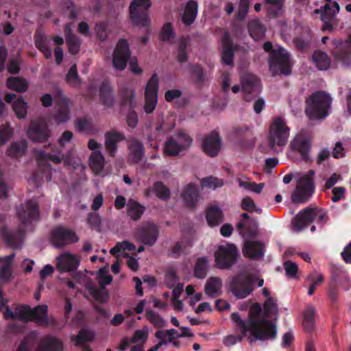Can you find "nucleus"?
Segmentation results:
<instances>
[{
  "label": "nucleus",
  "instance_id": "1",
  "mask_svg": "<svg viewBox=\"0 0 351 351\" xmlns=\"http://www.w3.org/2000/svg\"><path fill=\"white\" fill-rule=\"evenodd\" d=\"M231 319L235 324L236 328L241 332L239 335H228L223 341L226 346H232L238 342H241L243 338L245 337L249 332L250 336L247 337V341L252 346L257 340L266 341L276 339L275 331L269 330V326L263 325V321L252 319L249 322L242 319L237 312L231 315Z\"/></svg>",
  "mask_w": 351,
  "mask_h": 351
},
{
  "label": "nucleus",
  "instance_id": "2",
  "mask_svg": "<svg viewBox=\"0 0 351 351\" xmlns=\"http://www.w3.org/2000/svg\"><path fill=\"white\" fill-rule=\"evenodd\" d=\"M17 215L21 220V226L14 230L3 228L0 230V237L12 248L22 247L25 239V230L30 223L39 218V208L36 199L28 201L25 206L17 210Z\"/></svg>",
  "mask_w": 351,
  "mask_h": 351
},
{
  "label": "nucleus",
  "instance_id": "3",
  "mask_svg": "<svg viewBox=\"0 0 351 351\" xmlns=\"http://www.w3.org/2000/svg\"><path fill=\"white\" fill-rule=\"evenodd\" d=\"M332 98L324 91L314 93L306 100L305 113L311 120H322L328 114Z\"/></svg>",
  "mask_w": 351,
  "mask_h": 351
},
{
  "label": "nucleus",
  "instance_id": "4",
  "mask_svg": "<svg viewBox=\"0 0 351 351\" xmlns=\"http://www.w3.org/2000/svg\"><path fill=\"white\" fill-rule=\"evenodd\" d=\"M47 306H38L34 309L27 306H19L15 312H12L8 307L3 313L6 319L20 320L23 322L34 321L39 324L48 325Z\"/></svg>",
  "mask_w": 351,
  "mask_h": 351
},
{
  "label": "nucleus",
  "instance_id": "5",
  "mask_svg": "<svg viewBox=\"0 0 351 351\" xmlns=\"http://www.w3.org/2000/svg\"><path fill=\"white\" fill-rule=\"evenodd\" d=\"M269 69L274 75H289L291 73L293 60L287 49L278 46L269 58Z\"/></svg>",
  "mask_w": 351,
  "mask_h": 351
},
{
  "label": "nucleus",
  "instance_id": "6",
  "mask_svg": "<svg viewBox=\"0 0 351 351\" xmlns=\"http://www.w3.org/2000/svg\"><path fill=\"white\" fill-rule=\"evenodd\" d=\"M151 5V0H133V27L145 28V34L141 38V42L144 45L147 44L149 36V8Z\"/></svg>",
  "mask_w": 351,
  "mask_h": 351
},
{
  "label": "nucleus",
  "instance_id": "7",
  "mask_svg": "<svg viewBox=\"0 0 351 351\" xmlns=\"http://www.w3.org/2000/svg\"><path fill=\"white\" fill-rule=\"evenodd\" d=\"M256 280L255 276L239 271L230 282V290L237 298H245L254 291Z\"/></svg>",
  "mask_w": 351,
  "mask_h": 351
},
{
  "label": "nucleus",
  "instance_id": "8",
  "mask_svg": "<svg viewBox=\"0 0 351 351\" xmlns=\"http://www.w3.org/2000/svg\"><path fill=\"white\" fill-rule=\"evenodd\" d=\"M314 175V171L310 170L298 180L295 189L291 195V200L293 203H305L313 195L315 189Z\"/></svg>",
  "mask_w": 351,
  "mask_h": 351
},
{
  "label": "nucleus",
  "instance_id": "9",
  "mask_svg": "<svg viewBox=\"0 0 351 351\" xmlns=\"http://www.w3.org/2000/svg\"><path fill=\"white\" fill-rule=\"evenodd\" d=\"M319 223L324 224L328 221L326 213L317 208H307L300 211L294 217L293 223L297 231H301L308 227L315 219Z\"/></svg>",
  "mask_w": 351,
  "mask_h": 351
},
{
  "label": "nucleus",
  "instance_id": "10",
  "mask_svg": "<svg viewBox=\"0 0 351 351\" xmlns=\"http://www.w3.org/2000/svg\"><path fill=\"white\" fill-rule=\"evenodd\" d=\"M239 252L234 244L226 243L218 247L215 253V263L217 268L228 269L237 261Z\"/></svg>",
  "mask_w": 351,
  "mask_h": 351
},
{
  "label": "nucleus",
  "instance_id": "11",
  "mask_svg": "<svg viewBox=\"0 0 351 351\" xmlns=\"http://www.w3.org/2000/svg\"><path fill=\"white\" fill-rule=\"evenodd\" d=\"M289 136V128L282 117H276L270 125L268 141L270 146H284Z\"/></svg>",
  "mask_w": 351,
  "mask_h": 351
},
{
  "label": "nucleus",
  "instance_id": "12",
  "mask_svg": "<svg viewBox=\"0 0 351 351\" xmlns=\"http://www.w3.org/2000/svg\"><path fill=\"white\" fill-rule=\"evenodd\" d=\"M97 277L101 289L99 290L93 285L88 283L86 285V290L97 302H106L108 299V293L104 287L112 282V276L108 274L107 266L99 270Z\"/></svg>",
  "mask_w": 351,
  "mask_h": 351
},
{
  "label": "nucleus",
  "instance_id": "13",
  "mask_svg": "<svg viewBox=\"0 0 351 351\" xmlns=\"http://www.w3.org/2000/svg\"><path fill=\"white\" fill-rule=\"evenodd\" d=\"M130 56V49L126 40L121 38L118 42L112 55V64L115 69L123 70Z\"/></svg>",
  "mask_w": 351,
  "mask_h": 351
},
{
  "label": "nucleus",
  "instance_id": "14",
  "mask_svg": "<svg viewBox=\"0 0 351 351\" xmlns=\"http://www.w3.org/2000/svg\"><path fill=\"white\" fill-rule=\"evenodd\" d=\"M52 243L56 247H62L78 241V237L72 230L62 226L56 228L52 232Z\"/></svg>",
  "mask_w": 351,
  "mask_h": 351
},
{
  "label": "nucleus",
  "instance_id": "15",
  "mask_svg": "<svg viewBox=\"0 0 351 351\" xmlns=\"http://www.w3.org/2000/svg\"><path fill=\"white\" fill-rule=\"evenodd\" d=\"M57 268L60 272H73L79 267L80 258L76 254L64 252L57 256Z\"/></svg>",
  "mask_w": 351,
  "mask_h": 351
},
{
  "label": "nucleus",
  "instance_id": "16",
  "mask_svg": "<svg viewBox=\"0 0 351 351\" xmlns=\"http://www.w3.org/2000/svg\"><path fill=\"white\" fill-rule=\"evenodd\" d=\"M221 141L219 133L213 130L203 138L202 148L206 155L215 157L221 149Z\"/></svg>",
  "mask_w": 351,
  "mask_h": 351
},
{
  "label": "nucleus",
  "instance_id": "17",
  "mask_svg": "<svg viewBox=\"0 0 351 351\" xmlns=\"http://www.w3.org/2000/svg\"><path fill=\"white\" fill-rule=\"evenodd\" d=\"M290 147L293 150L300 154L304 161L306 162L310 161L309 151L311 143L310 140L304 134L301 133L297 134L291 141Z\"/></svg>",
  "mask_w": 351,
  "mask_h": 351
},
{
  "label": "nucleus",
  "instance_id": "18",
  "mask_svg": "<svg viewBox=\"0 0 351 351\" xmlns=\"http://www.w3.org/2000/svg\"><path fill=\"white\" fill-rule=\"evenodd\" d=\"M138 237L146 245H152L155 243L158 236V229L152 223L143 224L138 232Z\"/></svg>",
  "mask_w": 351,
  "mask_h": 351
},
{
  "label": "nucleus",
  "instance_id": "19",
  "mask_svg": "<svg viewBox=\"0 0 351 351\" xmlns=\"http://www.w3.org/2000/svg\"><path fill=\"white\" fill-rule=\"evenodd\" d=\"M298 51L304 53L309 50L313 45V34L308 29H303L302 32L293 40Z\"/></svg>",
  "mask_w": 351,
  "mask_h": 351
},
{
  "label": "nucleus",
  "instance_id": "20",
  "mask_svg": "<svg viewBox=\"0 0 351 351\" xmlns=\"http://www.w3.org/2000/svg\"><path fill=\"white\" fill-rule=\"evenodd\" d=\"M232 136L241 145L254 143V135L252 131V126L243 125L236 126L232 132Z\"/></svg>",
  "mask_w": 351,
  "mask_h": 351
},
{
  "label": "nucleus",
  "instance_id": "21",
  "mask_svg": "<svg viewBox=\"0 0 351 351\" xmlns=\"http://www.w3.org/2000/svg\"><path fill=\"white\" fill-rule=\"evenodd\" d=\"M182 197L186 206L190 208H195L197 206L199 191L197 186L193 183L186 185L181 193Z\"/></svg>",
  "mask_w": 351,
  "mask_h": 351
},
{
  "label": "nucleus",
  "instance_id": "22",
  "mask_svg": "<svg viewBox=\"0 0 351 351\" xmlns=\"http://www.w3.org/2000/svg\"><path fill=\"white\" fill-rule=\"evenodd\" d=\"M221 43L223 46L221 56L222 62L224 64L232 66L233 59L234 57V50L233 49V43L229 32H225L221 39Z\"/></svg>",
  "mask_w": 351,
  "mask_h": 351
},
{
  "label": "nucleus",
  "instance_id": "23",
  "mask_svg": "<svg viewBox=\"0 0 351 351\" xmlns=\"http://www.w3.org/2000/svg\"><path fill=\"white\" fill-rule=\"evenodd\" d=\"M28 137L34 142H43L49 136V132L46 124L32 123L27 132Z\"/></svg>",
  "mask_w": 351,
  "mask_h": 351
},
{
  "label": "nucleus",
  "instance_id": "24",
  "mask_svg": "<svg viewBox=\"0 0 351 351\" xmlns=\"http://www.w3.org/2000/svg\"><path fill=\"white\" fill-rule=\"evenodd\" d=\"M263 244L258 241H246L243 247L245 256L252 259H258L264 256Z\"/></svg>",
  "mask_w": 351,
  "mask_h": 351
},
{
  "label": "nucleus",
  "instance_id": "25",
  "mask_svg": "<svg viewBox=\"0 0 351 351\" xmlns=\"http://www.w3.org/2000/svg\"><path fill=\"white\" fill-rule=\"evenodd\" d=\"M66 43L68 45L69 51L71 54H77L80 48V40L79 38L73 33L72 24L67 23L64 27Z\"/></svg>",
  "mask_w": 351,
  "mask_h": 351
},
{
  "label": "nucleus",
  "instance_id": "26",
  "mask_svg": "<svg viewBox=\"0 0 351 351\" xmlns=\"http://www.w3.org/2000/svg\"><path fill=\"white\" fill-rule=\"evenodd\" d=\"M198 12V4L194 0L186 2L182 15V23L186 25H191L195 21Z\"/></svg>",
  "mask_w": 351,
  "mask_h": 351
},
{
  "label": "nucleus",
  "instance_id": "27",
  "mask_svg": "<svg viewBox=\"0 0 351 351\" xmlns=\"http://www.w3.org/2000/svg\"><path fill=\"white\" fill-rule=\"evenodd\" d=\"M7 103L13 101V110L19 119L25 118L27 114V103L21 98H16L13 93L7 94L5 97Z\"/></svg>",
  "mask_w": 351,
  "mask_h": 351
},
{
  "label": "nucleus",
  "instance_id": "28",
  "mask_svg": "<svg viewBox=\"0 0 351 351\" xmlns=\"http://www.w3.org/2000/svg\"><path fill=\"white\" fill-rule=\"evenodd\" d=\"M34 156H35L36 159L38 161L51 160L56 164H59V163L63 162L66 165H71V160H73L74 163L76 162V160H78L77 158H75L74 157H73L72 158L70 159L69 158H65L64 156L60 157L58 156L46 154L44 151H43L41 149L36 150L34 152Z\"/></svg>",
  "mask_w": 351,
  "mask_h": 351
},
{
  "label": "nucleus",
  "instance_id": "29",
  "mask_svg": "<svg viewBox=\"0 0 351 351\" xmlns=\"http://www.w3.org/2000/svg\"><path fill=\"white\" fill-rule=\"evenodd\" d=\"M36 351H62V342L53 336L44 337Z\"/></svg>",
  "mask_w": 351,
  "mask_h": 351
},
{
  "label": "nucleus",
  "instance_id": "30",
  "mask_svg": "<svg viewBox=\"0 0 351 351\" xmlns=\"http://www.w3.org/2000/svg\"><path fill=\"white\" fill-rule=\"evenodd\" d=\"M158 89H145V104L143 110L146 114H152L158 103Z\"/></svg>",
  "mask_w": 351,
  "mask_h": 351
},
{
  "label": "nucleus",
  "instance_id": "31",
  "mask_svg": "<svg viewBox=\"0 0 351 351\" xmlns=\"http://www.w3.org/2000/svg\"><path fill=\"white\" fill-rule=\"evenodd\" d=\"M206 218L210 226H216L223 222V213L218 206H212L206 210Z\"/></svg>",
  "mask_w": 351,
  "mask_h": 351
},
{
  "label": "nucleus",
  "instance_id": "32",
  "mask_svg": "<svg viewBox=\"0 0 351 351\" xmlns=\"http://www.w3.org/2000/svg\"><path fill=\"white\" fill-rule=\"evenodd\" d=\"M222 280L219 277L210 278L205 285L204 291L209 297H215L221 295Z\"/></svg>",
  "mask_w": 351,
  "mask_h": 351
},
{
  "label": "nucleus",
  "instance_id": "33",
  "mask_svg": "<svg viewBox=\"0 0 351 351\" xmlns=\"http://www.w3.org/2000/svg\"><path fill=\"white\" fill-rule=\"evenodd\" d=\"M247 29L250 36L255 40L263 38L266 31L265 26L258 19L249 21Z\"/></svg>",
  "mask_w": 351,
  "mask_h": 351
},
{
  "label": "nucleus",
  "instance_id": "34",
  "mask_svg": "<svg viewBox=\"0 0 351 351\" xmlns=\"http://www.w3.org/2000/svg\"><path fill=\"white\" fill-rule=\"evenodd\" d=\"M261 312H262V308H261V305L258 303L254 304L250 311L249 319L247 320H244V321L246 322H249L252 319L263 321V322H265L263 325H265V326L267 325V327L268 326H269V327H270L269 330L271 331L274 330L275 331V335L276 336L277 335L276 326L271 321L267 320L265 318H261V319L258 318V316L261 315Z\"/></svg>",
  "mask_w": 351,
  "mask_h": 351
},
{
  "label": "nucleus",
  "instance_id": "35",
  "mask_svg": "<svg viewBox=\"0 0 351 351\" xmlns=\"http://www.w3.org/2000/svg\"><path fill=\"white\" fill-rule=\"evenodd\" d=\"M89 163L91 169L95 174L101 175L104 166V158L100 152H93L91 154Z\"/></svg>",
  "mask_w": 351,
  "mask_h": 351
},
{
  "label": "nucleus",
  "instance_id": "36",
  "mask_svg": "<svg viewBox=\"0 0 351 351\" xmlns=\"http://www.w3.org/2000/svg\"><path fill=\"white\" fill-rule=\"evenodd\" d=\"M332 7L330 5L326 4L324 10L321 14V20L324 22L322 29L324 31L332 30V22L335 19L336 14L331 11Z\"/></svg>",
  "mask_w": 351,
  "mask_h": 351
},
{
  "label": "nucleus",
  "instance_id": "37",
  "mask_svg": "<svg viewBox=\"0 0 351 351\" xmlns=\"http://www.w3.org/2000/svg\"><path fill=\"white\" fill-rule=\"evenodd\" d=\"M69 99L63 97L59 102V108L56 116V121L58 123H63L69 119Z\"/></svg>",
  "mask_w": 351,
  "mask_h": 351
},
{
  "label": "nucleus",
  "instance_id": "38",
  "mask_svg": "<svg viewBox=\"0 0 351 351\" xmlns=\"http://www.w3.org/2000/svg\"><path fill=\"white\" fill-rule=\"evenodd\" d=\"M313 60L319 70H326L330 64V59L327 53L315 51L313 54Z\"/></svg>",
  "mask_w": 351,
  "mask_h": 351
},
{
  "label": "nucleus",
  "instance_id": "39",
  "mask_svg": "<svg viewBox=\"0 0 351 351\" xmlns=\"http://www.w3.org/2000/svg\"><path fill=\"white\" fill-rule=\"evenodd\" d=\"M335 58L342 61L344 63L348 62L351 59V47L346 41L344 44L337 47L334 51Z\"/></svg>",
  "mask_w": 351,
  "mask_h": 351
},
{
  "label": "nucleus",
  "instance_id": "40",
  "mask_svg": "<svg viewBox=\"0 0 351 351\" xmlns=\"http://www.w3.org/2000/svg\"><path fill=\"white\" fill-rule=\"evenodd\" d=\"M132 250V244L128 241H123L118 243L114 247H112L110 252V254L116 256L118 259L123 257H129V253Z\"/></svg>",
  "mask_w": 351,
  "mask_h": 351
},
{
  "label": "nucleus",
  "instance_id": "41",
  "mask_svg": "<svg viewBox=\"0 0 351 351\" xmlns=\"http://www.w3.org/2000/svg\"><path fill=\"white\" fill-rule=\"evenodd\" d=\"M123 139V136L116 132L106 135V144L109 153L113 155L116 151L117 144Z\"/></svg>",
  "mask_w": 351,
  "mask_h": 351
},
{
  "label": "nucleus",
  "instance_id": "42",
  "mask_svg": "<svg viewBox=\"0 0 351 351\" xmlns=\"http://www.w3.org/2000/svg\"><path fill=\"white\" fill-rule=\"evenodd\" d=\"M284 0H265L264 3L267 6L268 14L271 17H276L279 15L282 8Z\"/></svg>",
  "mask_w": 351,
  "mask_h": 351
},
{
  "label": "nucleus",
  "instance_id": "43",
  "mask_svg": "<svg viewBox=\"0 0 351 351\" xmlns=\"http://www.w3.org/2000/svg\"><path fill=\"white\" fill-rule=\"evenodd\" d=\"M170 137L174 139L175 142L181 149H182V150L190 147L193 141V139L189 136V134L184 131H179Z\"/></svg>",
  "mask_w": 351,
  "mask_h": 351
},
{
  "label": "nucleus",
  "instance_id": "44",
  "mask_svg": "<svg viewBox=\"0 0 351 351\" xmlns=\"http://www.w3.org/2000/svg\"><path fill=\"white\" fill-rule=\"evenodd\" d=\"M208 259L206 257L199 258L195 263L194 275L199 279H203L207 274Z\"/></svg>",
  "mask_w": 351,
  "mask_h": 351
},
{
  "label": "nucleus",
  "instance_id": "45",
  "mask_svg": "<svg viewBox=\"0 0 351 351\" xmlns=\"http://www.w3.org/2000/svg\"><path fill=\"white\" fill-rule=\"evenodd\" d=\"M230 89H217L213 99V106L216 108L222 109L228 103V91Z\"/></svg>",
  "mask_w": 351,
  "mask_h": 351
},
{
  "label": "nucleus",
  "instance_id": "46",
  "mask_svg": "<svg viewBox=\"0 0 351 351\" xmlns=\"http://www.w3.org/2000/svg\"><path fill=\"white\" fill-rule=\"evenodd\" d=\"M242 88H259L261 82L254 74L247 73L241 77Z\"/></svg>",
  "mask_w": 351,
  "mask_h": 351
},
{
  "label": "nucleus",
  "instance_id": "47",
  "mask_svg": "<svg viewBox=\"0 0 351 351\" xmlns=\"http://www.w3.org/2000/svg\"><path fill=\"white\" fill-rule=\"evenodd\" d=\"M182 151V149L175 142L173 138L169 136L167 139L164 147V152L166 155L176 156Z\"/></svg>",
  "mask_w": 351,
  "mask_h": 351
},
{
  "label": "nucleus",
  "instance_id": "48",
  "mask_svg": "<svg viewBox=\"0 0 351 351\" xmlns=\"http://www.w3.org/2000/svg\"><path fill=\"white\" fill-rule=\"evenodd\" d=\"M152 191L159 199L163 200L167 199L170 196L169 189L162 182H156L152 186Z\"/></svg>",
  "mask_w": 351,
  "mask_h": 351
},
{
  "label": "nucleus",
  "instance_id": "49",
  "mask_svg": "<svg viewBox=\"0 0 351 351\" xmlns=\"http://www.w3.org/2000/svg\"><path fill=\"white\" fill-rule=\"evenodd\" d=\"M189 71L191 76L195 79L197 84H199L206 80V74L200 65L189 64Z\"/></svg>",
  "mask_w": 351,
  "mask_h": 351
},
{
  "label": "nucleus",
  "instance_id": "50",
  "mask_svg": "<svg viewBox=\"0 0 351 351\" xmlns=\"http://www.w3.org/2000/svg\"><path fill=\"white\" fill-rule=\"evenodd\" d=\"M189 40L187 38H183L179 42L177 60L180 63L186 62L188 60L186 47L189 45Z\"/></svg>",
  "mask_w": 351,
  "mask_h": 351
},
{
  "label": "nucleus",
  "instance_id": "51",
  "mask_svg": "<svg viewBox=\"0 0 351 351\" xmlns=\"http://www.w3.org/2000/svg\"><path fill=\"white\" fill-rule=\"evenodd\" d=\"M306 280L313 281L308 291V294L312 295L317 287L323 282L324 276L322 274H317V272L315 271L308 274L306 277Z\"/></svg>",
  "mask_w": 351,
  "mask_h": 351
},
{
  "label": "nucleus",
  "instance_id": "52",
  "mask_svg": "<svg viewBox=\"0 0 351 351\" xmlns=\"http://www.w3.org/2000/svg\"><path fill=\"white\" fill-rule=\"evenodd\" d=\"M94 336L95 335L93 331L87 329H82L80 331L79 334L73 339V341L75 345L80 346L84 342L93 340Z\"/></svg>",
  "mask_w": 351,
  "mask_h": 351
},
{
  "label": "nucleus",
  "instance_id": "53",
  "mask_svg": "<svg viewBox=\"0 0 351 351\" xmlns=\"http://www.w3.org/2000/svg\"><path fill=\"white\" fill-rule=\"evenodd\" d=\"M201 184L203 187L215 189L223 186L224 182L223 180L213 176H208L202 178Z\"/></svg>",
  "mask_w": 351,
  "mask_h": 351
},
{
  "label": "nucleus",
  "instance_id": "54",
  "mask_svg": "<svg viewBox=\"0 0 351 351\" xmlns=\"http://www.w3.org/2000/svg\"><path fill=\"white\" fill-rule=\"evenodd\" d=\"M146 317L155 327L162 328L166 326L165 321L153 310L147 311Z\"/></svg>",
  "mask_w": 351,
  "mask_h": 351
},
{
  "label": "nucleus",
  "instance_id": "55",
  "mask_svg": "<svg viewBox=\"0 0 351 351\" xmlns=\"http://www.w3.org/2000/svg\"><path fill=\"white\" fill-rule=\"evenodd\" d=\"M6 86L7 88H28V82L22 77H9Z\"/></svg>",
  "mask_w": 351,
  "mask_h": 351
},
{
  "label": "nucleus",
  "instance_id": "56",
  "mask_svg": "<svg viewBox=\"0 0 351 351\" xmlns=\"http://www.w3.org/2000/svg\"><path fill=\"white\" fill-rule=\"evenodd\" d=\"M145 149L143 143L133 138V162H137L144 156Z\"/></svg>",
  "mask_w": 351,
  "mask_h": 351
},
{
  "label": "nucleus",
  "instance_id": "57",
  "mask_svg": "<svg viewBox=\"0 0 351 351\" xmlns=\"http://www.w3.org/2000/svg\"><path fill=\"white\" fill-rule=\"evenodd\" d=\"M233 93H237L240 90L242 92V97L247 102L254 101L260 95L258 89H231Z\"/></svg>",
  "mask_w": 351,
  "mask_h": 351
},
{
  "label": "nucleus",
  "instance_id": "58",
  "mask_svg": "<svg viewBox=\"0 0 351 351\" xmlns=\"http://www.w3.org/2000/svg\"><path fill=\"white\" fill-rule=\"evenodd\" d=\"M27 149V143L25 141H20L19 143H12L8 150V154L12 156H17L23 154Z\"/></svg>",
  "mask_w": 351,
  "mask_h": 351
},
{
  "label": "nucleus",
  "instance_id": "59",
  "mask_svg": "<svg viewBox=\"0 0 351 351\" xmlns=\"http://www.w3.org/2000/svg\"><path fill=\"white\" fill-rule=\"evenodd\" d=\"M160 39L165 42H168L171 38L175 37V32L173 30L172 25L170 23H166L160 34Z\"/></svg>",
  "mask_w": 351,
  "mask_h": 351
},
{
  "label": "nucleus",
  "instance_id": "60",
  "mask_svg": "<svg viewBox=\"0 0 351 351\" xmlns=\"http://www.w3.org/2000/svg\"><path fill=\"white\" fill-rule=\"evenodd\" d=\"M264 308L265 314L267 316L271 317L276 315L278 313V306L276 300L273 298H268L264 304Z\"/></svg>",
  "mask_w": 351,
  "mask_h": 351
},
{
  "label": "nucleus",
  "instance_id": "61",
  "mask_svg": "<svg viewBox=\"0 0 351 351\" xmlns=\"http://www.w3.org/2000/svg\"><path fill=\"white\" fill-rule=\"evenodd\" d=\"M241 207L243 210L247 212L255 211L258 213L261 212V209L256 208V204L254 200L249 196H246L243 198L241 203Z\"/></svg>",
  "mask_w": 351,
  "mask_h": 351
},
{
  "label": "nucleus",
  "instance_id": "62",
  "mask_svg": "<svg viewBox=\"0 0 351 351\" xmlns=\"http://www.w3.org/2000/svg\"><path fill=\"white\" fill-rule=\"evenodd\" d=\"M21 60L20 57L11 58L7 64L8 72L12 75L18 74L21 70Z\"/></svg>",
  "mask_w": 351,
  "mask_h": 351
},
{
  "label": "nucleus",
  "instance_id": "63",
  "mask_svg": "<svg viewBox=\"0 0 351 351\" xmlns=\"http://www.w3.org/2000/svg\"><path fill=\"white\" fill-rule=\"evenodd\" d=\"M285 270L286 272V275L289 278L295 277L298 271V267L296 263L291 261H287L284 263Z\"/></svg>",
  "mask_w": 351,
  "mask_h": 351
},
{
  "label": "nucleus",
  "instance_id": "64",
  "mask_svg": "<svg viewBox=\"0 0 351 351\" xmlns=\"http://www.w3.org/2000/svg\"><path fill=\"white\" fill-rule=\"evenodd\" d=\"M186 245L183 241H178L175 245L169 250V254L174 258H178L184 252Z\"/></svg>",
  "mask_w": 351,
  "mask_h": 351
}]
</instances>
